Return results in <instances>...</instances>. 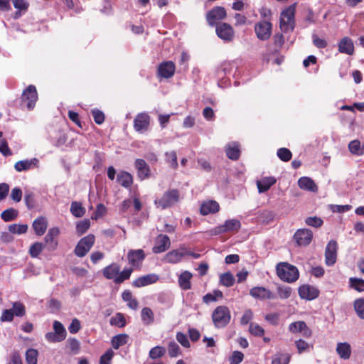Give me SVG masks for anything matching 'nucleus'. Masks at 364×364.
Returning a JSON list of instances; mask_svg holds the SVG:
<instances>
[{"instance_id": "f257e3e1", "label": "nucleus", "mask_w": 364, "mask_h": 364, "mask_svg": "<svg viewBox=\"0 0 364 364\" xmlns=\"http://www.w3.org/2000/svg\"><path fill=\"white\" fill-rule=\"evenodd\" d=\"M277 274L284 282L292 283L299 277L298 269L287 262H281L277 265Z\"/></svg>"}, {"instance_id": "f03ea898", "label": "nucleus", "mask_w": 364, "mask_h": 364, "mask_svg": "<svg viewBox=\"0 0 364 364\" xmlns=\"http://www.w3.org/2000/svg\"><path fill=\"white\" fill-rule=\"evenodd\" d=\"M296 4L290 5L281 12L279 27L282 31H293L295 27Z\"/></svg>"}, {"instance_id": "7ed1b4c3", "label": "nucleus", "mask_w": 364, "mask_h": 364, "mask_svg": "<svg viewBox=\"0 0 364 364\" xmlns=\"http://www.w3.org/2000/svg\"><path fill=\"white\" fill-rule=\"evenodd\" d=\"M211 318L213 325L216 328H223L230 321V311L226 306H218L213 311Z\"/></svg>"}, {"instance_id": "20e7f679", "label": "nucleus", "mask_w": 364, "mask_h": 364, "mask_svg": "<svg viewBox=\"0 0 364 364\" xmlns=\"http://www.w3.org/2000/svg\"><path fill=\"white\" fill-rule=\"evenodd\" d=\"M38 100L37 89L35 85H29L22 92L21 96V105L25 107L27 110H33Z\"/></svg>"}, {"instance_id": "39448f33", "label": "nucleus", "mask_w": 364, "mask_h": 364, "mask_svg": "<svg viewBox=\"0 0 364 364\" xmlns=\"http://www.w3.org/2000/svg\"><path fill=\"white\" fill-rule=\"evenodd\" d=\"M179 191L177 189H169L160 198L156 199L154 203L157 208L164 210L173 206L179 201Z\"/></svg>"}, {"instance_id": "423d86ee", "label": "nucleus", "mask_w": 364, "mask_h": 364, "mask_svg": "<svg viewBox=\"0 0 364 364\" xmlns=\"http://www.w3.org/2000/svg\"><path fill=\"white\" fill-rule=\"evenodd\" d=\"M241 228V223L237 219H230L225 221L224 224L218 225L209 230L210 235H218L225 232H237Z\"/></svg>"}, {"instance_id": "0eeeda50", "label": "nucleus", "mask_w": 364, "mask_h": 364, "mask_svg": "<svg viewBox=\"0 0 364 364\" xmlns=\"http://www.w3.org/2000/svg\"><path fill=\"white\" fill-rule=\"evenodd\" d=\"M95 242V237L92 234L81 238L74 249L75 255L79 257H85L93 247Z\"/></svg>"}, {"instance_id": "6e6552de", "label": "nucleus", "mask_w": 364, "mask_h": 364, "mask_svg": "<svg viewBox=\"0 0 364 364\" xmlns=\"http://www.w3.org/2000/svg\"><path fill=\"white\" fill-rule=\"evenodd\" d=\"M226 10L223 6H215L209 11L206 14V21L209 26H216L218 21L226 18Z\"/></svg>"}, {"instance_id": "1a4fd4ad", "label": "nucleus", "mask_w": 364, "mask_h": 364, "mask_svg": "<svg viewBox=\"0 0 364 364\" xmlns=\"http://www.w3.org/2000/svg\"><path fill=\"white\" fill-rule=\"evenodd\" d=\"M215 32L217 36L224 41L230 42L235 37V31L228 23H220L217 24Z\"/></svg>"}, {"instance_id": "9d476101", "label": "nucleus", "mask_w": 364, "mask_h": 364, "mask_svg": "<svg viewBox=\"0 0 364 364\" xmlns=\"http://www.w3.org/2000/svg\"><path fill=\"white\" fill-rule=\"evenodd\" d=\"M146 255L143 250H130L127 253V259L131 267L140 269Z\"/></svg>"}, {"instance_id": "9b49d317", "label": "nucleus", "mask_w": 364, "mask_h": 364, "mask_svg": "<svg viewBox=\"0 0 364 364\" xmlns=\"http://www.w3.org/2000/svg\"><path fill=\"white\" fill-rule=\"evenodd\" d=\"M272 24L266 21L258 22L255 26V31L257 37L262 41L269 38L272 34Z\"/></svg>"}, {"instance_id": "f8f14e48", "label": "nucleus", "mask_w": 364, "mask_h": 364, "mask_svg": "<svg viewBox=\"0 0 364 364\" xmlns=\"http://www.w3.org/2000/svg\"><path fill=\"white\" fill-rule=\"evenodd\" d=\"M176 71V65L171 60L161 63L157 68V76L159 78L168 79L172 77Z\"/></svg>"}, {"instance_id": "ddd939ff", "label": "nucleus", "mask_w": 364, "mask_h": 364, "mask_svg": "<svg viewBox=\"0 0 364 364\" xmlns=\"http://www.w3.org/2000/svg\"><path fill=\"white\" fill-rule=\"evenodd\" d=\"M338 244L336 240L328 242L325 250V263L327 266L333 265L337 259Z\"/></svg>"}, {"instance_id": "4468645a", "label": "nucleus", "mask_w": 364, "mask_h": 364, "mask_svg": "<svg viewBox=\"0 0 364 364\" xmlns=\"http://www.w3.org/2000/svg\"><path fill=\"white\" fill-rule=\"evenodd\" d=\"M149 124V115L146 113H139L134 118V128L136 132L143 133L148 130Z\"/></svg>"}, {"instance_id": "2eb2a0df", "label": "nucleus", "mask_w": 364, "mask_h": 364, "mask_svg": "<svg viewBox=\"0 0 364 364\" xmlns=\"http://www.w3.org/2000/svg\"><path fill=\"white\" fill-rule=\"evenodd\" d=\"M313 238V232L309 229H299L294 235V239L299 246H306Z\"/></svg>"}, {"instance_id": "dca6fc26", "label": "nucleus", "mask_w": 364, "mask_h": 364, "mask_svg": "<svg viewBox=\"0 0 364 364\" xmlns=\"http://www.w3.org/2000/svg\"><path fill=\"white\" fill-rule=\"evenodd\" d=\"M298 293L301 299L310 301L318 296L319 290L314 286L304 284L299 288Z\"/></svg>"}, {"instance_id": "f3484780", "label": "nucleus", "mask_w": 364, "mask_h": 364, "mask_svg": "<svg viewBox=\"0 0 364 364\" xmlns=\"http://www.w3.org/2000/svg\"><path fill=\"white\" fill-rule=\"evenodd\" d=\"M60 234V230L57 227H53L49 229L48 233L44 237L46 245L48 246V250H55L58 245L57 237Z\"/></svg>"}, {"instance_id": "a211bd4d", "label": "nucleus", "mask_w": 364, "mask_h": 364, "mask_svg": "<svg viewBox=\"0 0 364 364\" xmlns=\"http://www.w3.org/2000/svg\"><path fill=\"white\" fill-rule=\"evenodd\" d=\"M171 246V241L166 235L160 234L155 240V245L152 252L155 254L162 253L167 250Z\"/></svg>"}, {"instance_id": "6ab92c4d", "label": "nucleus", "mask_w": 364, "mask_h": 364, "mask_svg": "<svg viewBox=\"0 0 364 364\" xmlns=\"http://www.w3.org/2000/svg\"><path fill=\"white\" fill-rule=\"evenodd\" d=\"M250 294L255 299H272L275 296L273 293L263 287H255L250 290Z\"/></svg>"}, {"instance_id": "aec40b11", "label": "nucleus", "mask_w": 364, "mask_h": 364, "mask_svg": "<svg viewBox=\"0 0 364 364\" xmlns=\"http://www.w3.org/2000/svg\"><path fill=\"white\" fill-rule=\"evenodd\" d=\"M38 160L36 158L21 160L15 163L14 168L17 172L27 171L38 167Z\"/></svg>"}, {"instance_id": "412c9836", "label": "nucleus", "mask_w": 364, "mask_h": 364, "mask_svg": "<svg viewBox=\"0 0 364 364\" xmlns=\"http://www.w3.org/2000/svg\"><path fill=\"white\" fill-rule=\"evenodd\" d=\"M134 166L137 170V176L140 178V180L146 179L150 176V168L147 163L144 159H136L134 162Z\"/></svg>"}, {"instance_id": "4be33fe9", "label": "nucleus", "mask_w": 364, "mask_h": 364, "mask_svg": "<svg viewBox=\"0 0 364 364\" xmlns=\"http://www.w3.org/2000/svg\"><path fill=\"white\" fill-rule=\"evenodd\" d=\"M289 330L294 333L301 332L303 336L306 338L311 337L312 334L311 330L306 326V323L302 321L290 323Z\"/></svg>"}, {"instance_id": "5701e85b", "label": "nucleus", "mask_w": 364, "mask_h": 364, "mask_svg": "<svg viewBox=\"0 0 364 364\" xmlns=\"http://www.w3.org/2000/svg\"><path fill=\"white\" fill-rule=\"evenodd\" d=\"M159 277L154 274H146L144 276L139 277L132 282V286L136 288H140L149 284L156 283Z\"/></svg>"}, {"instance_id": "b1692460", "label": "nucleus", "mask_w": 364, "mask_h": 364, "mask_svg": "<svg viewBox=\"0 0 364 364\" xmlns=\"http://www.w3.org/2000/svg\"><path fill=\"white\" fill-rule=\"evenodd\" d=\"M185 247H181L179 249L173 250L168 252L164 260L168 263L176 264L181 261L182 258L186 255Z\"/></svg>"}, {"instance_id": "393cba45", "label": "nucleus", "mask_w": 364, "mask_h": 364, "mask_svg": "<svg viewBox=\"0 0 364 364\" xmlns=\"http://www.w3.org/2000/svg\"><path fill=\"white\" fill-rule=\"evenodd\" d=\"M119 271L120 266L117 263L113 262L103 268L102 274L106 279H112L115 283V279L117 277Z\"/></svg>"}, {"instance_id": "a878e982", "label": "nucleus", "mask_w": 364, "mask_h": 364, "mask_svg": "<svg viewBox=\"0 0 364 364\" xmlns=\"http://www.w3.org/2000/svg\"><path fill=\"white\" fill-rule=\"evenodd\" d=\"M220 210V205L215 200H209L201 204L200 213L203 215L218 213Z\"/></svg>"}, {"instance_id": "bb28decb", "label": "nucleus", "mask_w": 364, "mask_h": 364, "mask_svg": "<svg viewBox=\"0 0 364 364\" xmlns=\"http://www.w3.org/2000/svg\"><path fill=\"white\" fill-rule=\"evenodd\" d=\"M338 50L341 53L352 55L354 53V44L349 37H343L338 43Z\"/></svg>"}, {"instance_id": "cd10ccee", "label": "nucleus", "mask_w": 364, "mask_h": 364, "mask_svg": "<svg viewBox=\"0 0 364 364\" xmlns=\"http://www.w3.org/2000/svg\"><path fill=\"white\" fill-rule=\"evenodd\" d=\"M299 187L305 191L311 192H316L318 191V186L315 182L309 177L303 176L298 180Z\"/></svg>"}, {"instance_id": "c85d7f7f", "label": "nucleus", "mask_w": 364, "mask_h": 364, "mask_svg": "<svg viewBox=\"0 0 364 364\" xmlns=\"http://www.w3.org/2000/svg\"><path fill=\"white\" fill-rule=\"evenodd\" d=\"M35 233L38 235H43L48 228V221L45 217L41 216L35 219L32 224Z\"/></svg>"}, {"instance_id": "c756f323", "label": "nucleus", "mask_w": 364, "mask_h": 364, "mask_svg": "<svg viewBox=\"0 0 364 364\" xmlns=\"http://www.w3.org/2000/svg\"><path fill=\"white\" fill-rule=\"evenodd\" d=\"M117 181L125 188H129L133 184V176L127 171H120L117 176Z\"/></svg>"}, {"instance_id": "7c9ffc66", "label": "nucleus", "mask_w": 364, "mask_h": 364, "mask_svg": "<svg viewBox=\"0 0 364 364\" xmlns=\"http://www.w3.org/2000/svg\"><path fill=\"white\" fill-rule=\"evenodd\" d=\"M192 274L188 271L183 272L178 277V284L183 290H188L191 288V279Z\"/></svg>"}, {"instance_id": "2f4dec72", "label": "nucleus", "mask_w": 364, "mask_h": 364, "mask_svg": "<svg viewBox=\"0 0 364 364\" xmlns=\"http://www.w3.org/2000/svg\"><path fill=\"white\" fill-rule=\"evenodd\" d=\"M336 352L341 358L346 360L350 357L351 347L348 343H338L336 347Z\"/></svg>"}, {"instance_id": "473e14b6", "label": "nucleus", "mask_w": 364, "mask_h": 364, "mask_svg": "<svg viewBox=\"0 0 364 364\" xmlns=\"http://www.w3.org/2000/svg\"><path fill=\"white\" fill-rule=\"evenodd\" d=\"M275 183L276 179L274 177H267L258 181L257 185L259 192L264 193L267 191Z\"/></svg>"}, {"instance_id": "72a5a7b5", "label": "nucleus", "mask_w": 364, "mask_h": 364, "mask_svg": "<svg viewBox=\"0 0 364 364\" xmlns=\"http://www.w3.org/2000/svg\"><path fill=\"white\" fill-rule=\"evenodd\" d=\"M129 336L126 333H121L112 337L111 344L114 349L117 350L119 347L127 343Z\"/></svg>"}, {"instance_id": "f704fd0d", "label": "nucleus", "mask_w": 364, "mask_h": 364, "mask_svg": "<svg viewBox=\"0 0 364 364\" xmlns=\"http://www.w3.org/2000/svg\"><path fill=\"white\" fill-rule=\"evenodd\" d=\"M122 299L127 302V306L132 309H136L139 303L134 297H133L132 292L129 290H125L122 294Z\"/></svg>"}, {"instance_id": "c9c22d12", "label": "nucleus", "mask_w": 364, "mask_h": 364, "mask_svg": "<svg viewBox=\"0 0 364 364\" xmlns=\"http://www.w3.org/2000/svg\"><path fill=\"white\" fill-rule=\"evenodd\" d=\"M225 153L228 158L233 161L237 160L240 156L239 146L235 144L232 146H228L226 148Z\"/></svg>"}, {"instance_id": "e433bc0d", "label": "nucleus", "mask_w": 364, "mask_h": 364, "mask_svg": "<svg viewBox=\"0 0 364 364\" xmlns=\"http://www.w3.org/2000/svg\"><path fill=\"white\" fill-rule=\"evenodd\" d=\"M141 321L146 325H149L154 322V315L152 310L149 307H144L141 312Z\"/></svg>"}, {"instance_id": "4c0bfd02", "label": "nucleus", "mask_w": 364, "mask_h": 364, "mask_svg": "<svg viewBox=\"0 0 364 364\" xmlns=\"http://www.w3.org/2000/svg\"><path fill=\"white\" fill-rule=\"evenodd\" d=\"M133 271L134 269L132 267L125 268L122 272L119 271L117 277L115 279V284H119L123 283L124 281L128 280Z\"/></svg>"}, {"instance_id": "58836bf2", "label": "nucleus", "mask_w": 364, "mask_h": 364, "mask_svg": "<svg viewBox=\"0 0 364 364\" xmlns=\"http://www.w3.org/2000/svg\"><path fill=\"white\" fill-rule=\"evenodd\" d=\"M166 353V348L163 346H156L149 350V356L152 360L163 357Z\"/></svg>"}, {"instance_id": "ea45409f", "label": "nucleus", "mask_w": 364, "mask_h": 364, "mask_svg": "<svg viewBox=\"0 0 364 364\" xmlns=\"http://www.w3.org/2000/svg\"><path fill=\"white\" fill-rule=\"evenodd\" d=\"M70 212L75 217L80 218L84 215L85 210L80 203L73 201L71 203Z\"/></svg>"}, {"instance_id": "a19ab883", "label": "nucleus", "mask_w": 364, "mask_h": 364, "mask_svg": "<svg viewBox=\"0 0 364 364\" xmlns=\"http://www.w3.org/2000/svg\"><path fill=\"white\" fill-rule=\"evenodd\" d=\"M109 323L112 326L123 328L126 326V319L123 314L117 313L110 318Z\"/></svg>"}, {"instance_id": "79ce46f5", "label": "nucleus", "mask_w": 364, "mask_h": 364, "mask_svg": "<svg viewBox=\"0 0 364 364\" xmlns=\"http://www.w3.org/2000/svg\"><path fill=\"white\" fill-rule=\"evenodd\" d=\"M274 217V213L269 210H264L262 211L259 215V219L263 224H269L273 221Z\"/></svg>"}, {"instance_id": "37998d69", "label": "nucleus", "mask_w": 364, "mask_h": 364, "mask_svg": "<svg viewBox=\"0 0 364 364\" xmlns=\"http://www.w3.org/2000/svg\"><path fill=\"white\" fill-rule=\"evenodd\" d=\"M18 216V210L14 208H8L4 210L1 217L5 222H9L16 219Z\"/></svg>"}, {"instance_id": "c03bdc74", "label": "nucleus", "mask_w": 364, "mask_h": 364, "mask_svg": "<svg viewBox=\"0 0 364 364\" xmlns=\"http://www.w3.org/2000/svg\"><path fill=\"white\" fill-rule=\"evenodd\" d=\"M26 361L28 364H37L38 352L34 348H29L26 352Z\"/></svg>"}, {"instance_id": "a18cd8bd", "label": "nucleus", "mask_w": 364, "mask_h": 364, "mask_svg": "<svg viewBox=\"0 0 364 364\" xmlns=\"http://www.w3.org/2000/svg\"><path fill=\"white\" fill-rule=\"evenodd\" d=\"M220 282L221 284L230 287L235 283V278L230 272H225L220 276Z\"/></svg>"}, {"instance_id": "49530a36", "label": "nucleus", "mask_w": 364, "mask_h": 364, "mask_svg": "<svg viewBox=\"0 0 364 364\" xmlns=\"http://www.w3.org/2000/svg\"><path fill=\"white\" fill-rule=\"evenodd\" d=\"M279 159L284 162L289 161L292 158L291 151L287 148H280L277 151Z\"/></svg>"}, {"instance_id": "de8ad7c7", "label": "nucleus", "mask_w": 364, "mask_h": 364, "mask_svg": "<svg viewBox=\"0 0 364 364\" xmlns=\"http://www.w3.org/2000/svg\"><path fill=\"white\" fill-rule=\"evenodd\" d=\"M277 292L280 299H287L291 296L292 289L287 286H279L277 288Z\"/></svg>"}, {"instance_id": "09e8293b", "label": "nucleus", "mask_w": 364, "mask_h": 364, "mask_svg": "<svg viewBox=\"0 0 364 364\" xmlns=\"http://www.w3.org/2000/svg\"><path fill=\"white\" fill-rule=\"evenodd\" d=\"M11 309L13 310L14 316L21 317L26 314L25 306L20 301L14 302Z\"/></svg>"}, {"instance_id": "8fccbe9b", "label": "nucleus", "mask_w": 364, "mask_h": 364, "mask_svg": "<svg viewBox=\"0 0 364 364\" xmlns=\"http://www.w3.org/2000/svg\"><path fill=\"white\" fill-rule=\"evenodd\" d=\"M354 309L358 316L364 319V299H358L354 301Z\"/></svg>"}, {"instance_id": "3c124183", "label": "nucleus", "mask_w": 364, "mask_h": 364, "mask_svg": "<svg viewBox=\"0 0 364 364\" xmlns=\"http://www.w3.org/2000/svg\"><path fill=\"white\" fill-rule=\"evenodd\" d=\"M43 245L41 242H34L29 249V254L31 257L36 258L41 253L43 250Z\"/></svg>"}, {"instance_id": "603ef678", "label": "nucleus", "mask_w": 364, "mask_h": 364, "mask_svg": "<svg viewBox=\"0 0 364 364\" xmlns=\"http://www.w3.org/2000/svg\"><path fill=\"white\" fill-rule=\"evenodd\" d=\"M168 352L171 358H176L181 353L179 346L175 341L168 343Z\"/></svg>"}, {"instance_id": "864d4df0", "label": "nucleus", "mask_w": 364, "mask_h": 364, "mask_svg": "<svg viewBox=\"0 0 364 364\" xmlns=\"http://www.w3.org/2000/svg\"><path fill=\"white\" fill-rule=\"evenodd\" d=\"M53 326L54 329V333L58 334V336L60 337V338L65 340L67 336V333L63 325L60 321H55L53 322Z\"/></svg>"}, {"instance_id": "5fc2aeb1", "label": "nucleus", "mask_w": 364, "mask_h": 364, "mask_svg": "<svg viewBox=\"0 0 364 364\" xmlns=\"http://www.w3.org/2000/svg\"><path fill=\"white\" fill-rule=\"evenodd\" d=\"M166 161L170 164V166L176 169L178 167L177 155L174 151L170 152H166L165 154Z\"/></svg>"}, {"instance_id": "6e6d98bb", "label": "nucleus", "mask_w": 364, "mask_h": 364, "mask_svg": "<svg viewBox=\"0 0 364 364\" xmlns=\"http://www.w3.org/2000/svg\"><path fill=\"white\" fill-rule=\"evenodd\" d=\"M350 285L352 288L359 292L364 291V280L362 279L351 277L349 279Z\"/></svg>"}, {"instance_id": "4d7b16f0", "label": "nucleus", "mask_w": 364, "mask_h": 364, "mask_svg": "<svg viewBox=\"0 0 364 364\" xmlns=\"http://www.w3.org/2000/svg\"><path fill=\"white\" fill-rule=\"evenodd\" d=\"M9 230L14 234H23L28 230L27 225L12 224L9 226Z\"/></svg>"}, {"instance_id": "13d9d810", "label": "nucleus", "mask_w": 364, "mask_h": 364, "mask_svg": "<svg viewBox=\"0 0 364 364\" xmlns=\"http://www.w3.org/2000/svg\"><path fill=\"white\" fill-rule=\"evenodd\" d=\"M249 331L255 336H262L264 334V328L255 323H251L250 324Z\"/></svg>"}, {"instance_id": "bf43d9fd", "label": "nucleus", "mask_w": 364, "mask_h": 364, "mask_svg": "<svg viewBox=\"0 0 364 364\" xmlns=\"http://www.w3.org/2000/svg\"><path fill=\"white\" fill-rule=\"evenodd\" d=\"M68 348L73 354H77L80 348V344L78 340L74 338H70L67 341Z\"/></svg>"}, {"instance_id": "052dcab7", "label": "nucleus", "mask_w": 364, "mask_h": 364, "mask_svg": "<svg viewBox=\"0 0 364 364\" xmlns=\"http://www.w3.org/2000/svg\"><path fill=\"white\" fill-rule=\"evenodd\" d=\"M348 149L353 155L360 156V142L359 140L355 139L351 141L348 144Z\"/></svg>"}, {"instance_id": "680f3d73", "label": "nucleus", "mask_w": 364, "mask_h": 364, "mask_svg": "<svg viewBox=\"0 0 364 364\" xmlns=\"http://www.w3.org/2000/svg\"><path fill=\"white\" fill-rule=\"evenodd\" d=\"M92 115L97 124H102L105 119V114L100 109H95L92 110Z\"/></svg>"}, {"instance_id": "e2e57ef3", "label": "nucleus", "mask_w": 364, "mask_h": 364, "mask_svg": "<svg viewBox=\"0 0 364 364\" xmlns=\"http://www.w3.org/2000/svg\"><path fill=\"white\" fill-rule=\"evenodd\" d=\"M305 223L308 225L312 226V227H314V228H319L323 223L322 219L321 218H318V217H316V216L308 217L305 220Z\"/></svg>"}, {"instance_id": "0e129e2a", "label": "nucleus", "mask_w": 364, "mask_h": 364, "mask_svg": "<svg viewBox=\"0 0 364 364\" xmlns=\"http://www.w3.org/2000/svg\"><path fill=\"white\" fill-rule=\"evenodd\" d=\"M289 356L287 354H278L272 359V364H289Z\"/></svg>"}, {"instance_id": "69168bd1", "label": "nucleus", "mask_w": 364, "mask_h": 364, "mask_svg": "<svg viewBox=\"0 0 364 364\" xmlns=\"http://www.w3.org/2000/svg\"><path fill=\"white\" fill-rule=\"evenodd\" d=\"M114 352L112 349L107 350L100 358V364H111V360L114 356Z\"/></svg>"}, {"instance_id": "338daca9", "label": "nucleus", "mask_w": 364, "mask_h": 364, "mask_svg": "<svg viewBox=\"0 0 364 364\" xmlns=\"http://www.w3.org/2000/svg\"><path fill=\"white\" fill-rule=\"evenodd\" d=\"M243 358V353L240 351L236 350L232 353L229 360L231 364H239L242 361Z\"/></svg>"}, {"instance_id": "774afa93", "label": "nucleus", "mask_w": 364, "mask_h": 364, "mask_svg": "<svg viewBox=\"0 0 364 364\" xmlns=\"http://www.w3.org/2000/svg\"><path fill=\"white\" fill-rule=\"evenodd\" d=\"M90 228V222L88 220H84L78 223L76 225V231L78 235L84 234Z\"/></svg>"}]
</instances>
